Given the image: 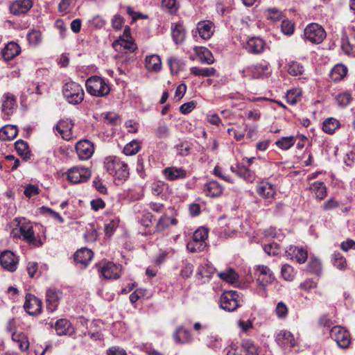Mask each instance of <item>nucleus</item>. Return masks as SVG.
<instances>
[{"label":"nucleus","instance_id":"4be33fe9","mask_svg":"<svg viewBox=\"0 0 355 355\" xmlns=\"http://www.w3.org/2000/svg\"><path fill=\"white\" fill-rule=\"evenodd\" d=\"M32 7L31 0H16L10 4L9 10L14 15H19L26 14Z\"/></svg>","mask_w":355,"mask_h":355},{"label":"nucleus","instance_id":"f3484780","mask_svg":"<svg viewBox=\"0 0 355 355\" xmlns=\"http://www.w3.org/2000/svg\"><path fill=\"white\" fill-rule=\"evenodd\" d=\"M73 127V123L71 120L62 119L58 121L54 129L60 135L62 139L69 141L74 137L72 132Z\"/></svg>","mask_w":355,"mask_h":355},{"label":"nucleus","instance_id":"bb28decb","mask_svg":"<svg viewBox=\"0 0 355 355\" xmlns=\"http://www.w3.org/2000/svg\"><path fill=\"white\" fill-rule=\"evenodd\" d=\"M257 193L266 199L273 198L276 193L274 185L268 182H260L256 188Z\"/></svg>","mask_w":355,"mask_h":355},{"label":"nucleus","instance_id":"2f4dec72","mask_svg":"<svg viewBox=\"0 0 355 355\" xmlns=\"http://www.w3.org/2000/svg\"><path fill=\"white\" fill-rule=\"evenodd\" d=\"M19 53L20 47L15 42H9L1 51L2 57L7 61L14 58Z\"/></svg>","mask_w":355,"mask_h":355},{"label":"nucleus","instance_id":"13d9d810","mask_svg":"<svg viewBox=\"0 0 355 355\" xmlns=\"http://www.w3.org/2000/svg\"><path fill=\"white\" fill-rule=\"evenodd\" d=\"M281 29L284 34L291 35L294 32V24L288 19H284L282 22Z\"/></svg>","mask_w":355,"mask_h":355},{"label":"nucleus","instance_id":"c756f323","mask_svg":"<svg viewBox=\"0 0 355 355\" xmlns=\"http://www.w3.org/2000/svg\"><path fill=\"white\" fill-rule=\"evenodd\" d=\"M223 191V186L216 180H211L204 186V191L209 197H218L222 194Z\"/></svg>","mask_w":355,"mask_h":355},{"label":"nucleus","instance_id":"4d7b16f0","mask_svg":"<svg viewBox=\"0 0 355 355\" xmlns=\"http://www.w3.org/2000/svg\"><path fill=\"white\" fill-rule=\"evenodd\" d=\"M263 250L269 255H277L280 252L279 245L277 243L266 244L263 246Z\"/></svg>","mask_w":355,"mask_h":355},{"label":"nucleus","instance_id":"bf43d9fd","mask_svg":"<svg viewBox=\"0 0 355 355\" xmlns=\"http://www.w3.org/2000/svg\"><path fill=\"white\" fill-rule=\"evenodd\" d=\"M16 150L19 155H27L28 153V144L22 140H18L15 144Z\"/></svg>","mask_w":355,"mask_h":355},{"label":"nucleus","instance_id":"603ef678","mask_svg":"<svg viewBox=\"0 0 355 355\" xmlns=\"http://www.w3.org/2000/svg\"><path fill=\"white\" fill-rule=\"evenodd\" d=\"M288 73L294 76L302 74L304 71L303 66L297 62H291L288 65Z\"/></svg>","mask_w":355,"mask_h":355},{"label":"nucleus","instance_id":"6e6552de","mask_svg":"<svg viewBox=\"0 0 355 355\" xmlns=\"http://www.w3.org/2000/svg\"><path fill=\"white\" fill-rule=\"evenodd\" d=\"M304 34L306 39L313 44H320L326 37L324 29L317 23H311L307 25Z\"/></svg>","mask_w":355,"mask_h":355},{"label":"nucleus","instance_id":"c9c22d12","mask_svg":"<svg viewBox=\"0 0 355 355\" xmlns=\"http://www.w3.org/2000/svg\"><path fill=\"white\" fill-rule=\"evenodd\" d=\"M145 64L148 71L157 72L161 69V58L157 54L147 55L145 59Z\"/></svg>","mask_w":355,"mask_h":355},{"label":"nucleus","instance_id":"a19ab883","mask_svg":"<svg viewBox=\"0 0 355 355\" xmlns=\"http://www.w3.org/2000/svg\"><path fill=\"white\" fill-rule=\"evenodd\" d=\"M218 277L231 284H236L239 281V275L232 268H228L225 271L219 272Z\"/></svg>","mask_w":355,"mask_h":355},{"label":"nucleus","instance_id":"6ab92c4d","mask_svg":"<svg viewBox=\"0 0 355 355\" xmlns=\"http://www.w3.org/2000/svg\"><path fill=\"white\" fill-rule=\"evenodd\" d=\"M1 112L7 116L13 113L14 109L17 107V98L10 93L6 92L3 94L1 99Z\"/></svg>","mask_w":355,"mask_h":355},{"label":"nucleus","instance_id":"09e8293b","mask_svg":"<svg viewBox=\"0 0 355 355\" xmlns=\"http://www.w3.org/2000/svg\"><path fill=\"white\" fill-rule=\"evenodd\" d=\"M302 92L298 88L290 89L286 95V101L291 105H295L301 99Z\"/></svg>","mask_w":355,"mask_h":355},{"label":"nucleus","instance_id":"1a4fd4ad","mask_svg":"<svg viewBox=\"0 0 355 355\" xmlns=\"http://www.w3.org/2000/svg\"><path fill=\"white\" fill-rule=\"evenodd\" d=\"M257 282L259 286L261 295H265L266 287L268 284H271L275 280V277L270 269L264 265L257 266Z\"/></svg>","mask_w":355,"mask_h":355},{"label":"nucleus","instance_id":"c03bdc74","mask_svg":"<svg viewBox=\"0 0 355 355\" xmlns=\"http://www.w3.org/2000/svg\"><path fill=\"white\" fill-rule=\"evenodd\" d=\"M162 7L164 11L171 15H175L180 6L177 0H162Z\"/></svg>","mask_w":355,"mask_h":355},{"label":"nucleus","instance_id":"aec40b11","mask_svg":"<svg viewBox=\"0 0 355 355\" xmlns=\"http://www.w3.org/2000/svg\"><path fill=\"white\" fill-rule=\"evenodd\" d=\"M76 150L78 157L80 159L85 160L89 159L94 151V146L88 140H82L76 143Z\"/></svg>","mask_w":355,"mask_h":355},{"label":"nucleus","instance_id":"e433bc0d","mask_svg":"<svg viewBox=\"0 0 355 355\" xmlns=\"http://www.w3.org/2000/svg\"><path fill=\"white\" fill-rule=\"evenodd\" d=\"M347 73V68L343 64H336L331 69L329 76L335 82L342 80Z\"/></svg>","mask_w":355,"mask_h":355},{"label":"nucleus","instance_id":"72a5a7b5","mask_svg":"<svg viewBox=\"0 0 355 355\" xmlns=\"http://www.w3.org/2000/svg\"><path fill=\"white\" fill-rule=\"evenodd\" d=\"M18 134V130L15 125H6L0 129V140L6 141L14 139Z\"/></svg>","mask_w":355,"mask_h":355},{"label":"nucleus","instance_id":"a211bd4d","mask_svg":"<svg viewBox=\"0 0 355 355\" xmlns=\"http://www.w3.org/2000/svg\"><path fill=\"white\" fill-rule=\"evenodd\" d=\"M62 297V292L55 288H49L46 293V309L49 311H55L59 301Z\"/></svg>","mask_w":355,"mask_h":355},{"label":"nucleus","instance_id":"5fc2aeb1","mask_svg":"<svg viewBox=\"0 0 355 355\" xmlns=\"http://www.w3.org/2000/svg\"><path fill=\"white\" fill-rule=\"evenodd\" d=\"M352 101V96L348 92L340 93L336 96V101L341 107H346Z\"/></svg>","mask_w":355,"mask_h":355},{"label":"nucleus","instance_id":"412c9836","mask_svg":"<svg viewBox=\"0 0 355 355\" xmlns=\"http://www.w3.org/2000/svg\"><path fill=\"white\" fill-rule=\"evenodd\" d=\"M286 256L299 263H304L307 260L308 252L302 247L291 245L285 251Z\"/></svg>","mask_w":355,"mask_h":355},{"label":"nucleus","instance_id":"ddd939ff","mask_svg":"<svg viewBox=\"0 0 355 355\" xmlns=\"http://www.w3.org/2000/svg\"><path fill=\"white\" fill-rule=\"evenodd\" d=\"M268 66L266 64H257L248 66L241 70L239 72L243 78H248L250 79L259 78L263 75L268 73Z\"/></svg>","mask_w":355,"mask_h":355},{"label":"nucleus","instance_id":"de8ad7c7","mask_svg":"<svg viewBox=\"0 0 355 355\" xmlns=\"http://www.w3.org/2000/svg\"><path fill=\"white\" fill-rule=\"evenodd\" d=\"M295 143V138L293 136L289 137H283L276 141V146L282 149V150H288L291 147H292Z\"/></svg>","mask_w":355,"mask_h":355},{"label":"nucleus","instance_id":"052dcab7","mask_svg":"<svg viewBox=\"0 0 355 355\" xmlns=\"http://www.w3.org/2000/svg\"><path fill=\"white\" fill-rule=\"evenodd\" d=\"M168 64L170 67L171 73L177 74L181 67V62L176 58L171 57L168 58Z\"/></svg>","mask_w":355,"mask_h":355},{"label":"nucleus","instance_id":"423d86ee","mask_svg":"<svg viewBox=\"0 0 355 355\" xmlns=\"http://www.w3.org/2000/svg\"><path fill=\"white\" fill-rule=\"evenodd\" d=\"M208 229L204 227L198 228L193 234V239L187 243V248L191 252H201L207 246Z\"/></svg>","mask_w":355,"mask_h":355},{"label":"nucleus","instance_id":"39448f33","mask_svg":"<svg viewBox=\"0 0 355 355\" xmlns=\"http://www.w3.org/2000/svg\"><path fill=\"white\" fill-rule=\"evenodd\" d=\"M112 46L116 51L124 53H132L137 49L131 37L130 28L128 26L125 27L122 35L113 42Z\"/></svg>","mask_w":355,"mask_h":355},{"label":"nucleus","instance_id":"a878e982","mask_svg":"<svg viewBox=\"0 0 355 355\" xmlns=\"http://www.w3.org/2000/svg\"><path fill=\"white\" fill-rule=\"evenodd\" d=\"M94 257L93 252L87 248H82L78 250L74 254V260L77 263H80L82 267L85 268Z\"/></svg>","mask_w":355,"mask_h":355},{"label":"nucleus","instance_id":"79ce46f5","mask_svg":"<svg viewBox=\"0 0 355 355\" xmlns=\"http://www.w3.org/2000/svg\"><path fill=\"white\" fill-rule=\"evenodd\" d=\"M191 73L196 76L209 77L211 76H217L216 69L213 67L200 68L193 67L190 69Z\"/></svg>","mask_w":355,"mask_h":355},{"label":"nucleus","instance_id":"49530a36","mask_svg":"<svg viewBox=\"0 0 355 355\" xmlns=\"http://www.w3.org/2000/svg\"><path fill=\"white\" fill-rule=\"evenodd\" d=\"M214 268L208 263L201 264L198 270V276L201 278H211L214 272Z\"/></svg>","mask_w":355,"mask_h":355},{"label":"nucleus","instance_id":"cd10ccee","mask_svg":"<svg viewBox=\"0 0 355 355\" xmlns=\"http://www.w3.org/2000/svg\"><path fill=\"white\" fill-rule=\"evenodd\" d=\"M197 30L200 37L208 40L214 32V24L209 20L201 21L197 24Z\"/></svg>","mask_w":355,"mask_h":355},{"label":"nucleus","instance_id":"7c9ffc66","mask_svg":"<svg viewBox=\"0 0 355 355\" xmlns=\"http://www.w3.org/2000/svg\"><path fill=\"white\" fill-rule=\"evenodd\" d=\"M55 330L58 336L70 335L73 333V328L67 319H60L55 322Z\"/></svg>","mask_w":355,"mask_h":355},{"label":"nucleus","instance_id":"f704fd0d","mask_svg":"<svg viewBox=\"0 0 355 355\" xmlns=\"http://www.w3.org/2000/svg\"><path fill=\"white\" fill-rule=\"evenodd\" d=\"M171 35L175 44H181L185 40L186 31L182 24H175L171 27Z\"/></svg>","mask_w":355,"mask_h":355},{"label":"nucleus","instance_id":"8fccbe9b","mask_svg":"<svg viewBox=\"0 0 355 355\" xmlns=\"http://www.w3.org/2000/svg\"><path fill=\"white\" fill-rule=\"evenodd\" d=\"M281 274L284 280L291 282L295 279L296 272L293 267L286 263L284 264L281 268Z\"/></svg>","mask_w":355,"mask_h":355},{"label":"nucleus","instance_id":"9d476101","mask_svg":"<svg viewBox=\"0 0 355 355\" xmlns=\"http://www.w3.org/2000/svg\"><path fill=\"white\" fill-rule=\"evenodd\" d=\"M330 334L338 345L341 348H347L351 343L349 332L340 326H334L331 328Z\"/></svg>","mask_w":355,"mask_h":355},{"label":"nucleus","instance_id":"ea45409f","mask_svg":"<svg viewBox=\"0 0 355 355\" xmlns=\"http://www.w3.org/2000/svg\"><path fill=\"white\" fill-rule=\"evenodd\" d=\"M178 223V220L175 218H170L166 214L162 215L159 219L155 229L157 232H162L168 227L171 225H175Z\"/></svg>","mask_w":355,"mask_h":355},{"label":"nucleus","instance_id":"37998d69","mask_svg":"<svg viewBox=\"0 0 355 355\" xmlns=\"http://www.w3.org/2000/svg\"><path fill=\"white\" fill-rule=\"evenodd\" d=\"M340 126V122L335 118H329L322 123V130L327 134H333Z\"/></svg>","mask_w":355,"mask_h":355},{"label":"nucleus","instance_id":"c85d7f7f","mask_svg":"<svg viewBox=\"0 0 355 355\" xmlns=\"http://www.w3.org/2000/svg\"><path fill=\"white\" fill-rule=\"evenodd\" d=\"M193 49L198 58L199 62L207 64L214 63V56L207 48L203 46H195Z\"/></svg>","mask_w":355,"mask_h":355},{"label":"nucleus","instance_id":"6e6d98bb","mask_svg":"<svg viewBox=\"0 0 355 355\" xmlns=\"http://www.w3.org/2000/svg\"><path fill=\"white\" fill-rule=\"evenodd\" d=\"M119 225L117 219L110 220L105 223V232L107 236L112 235L113 232Z\"/></svg>","mask_w":355,"mask_h":355},{"label":"nucleus","instance_id":"0eeeda50","mask_svg":"<svg viewBox=\"0 0 355 355\" xmlns=\"http://www.w3.org/2000/svg\"><path fill=\"white\" fill-rule=\"evenodd\" d=\"M243 300L234 291L224 292L220 297V306L225 311H235L242 305Z\"/></svg>","mask_w":355,"mask_h":355},{"label":"nucleus","instance_id":"dca6fc26","mask_svg":"<svg viewBox=\"0 0 355 355\" xmlns=\"http://www.w3.org/2000/svg\"><path fill=\"white\" fill-rule=\"evenodd\" d=\"M172 338L176 344H190L193 342V338L189 329L183 325L177 327L173 333Z\"/></svg>","mask_w":355,"mask_h":355},{"label":"nucleus","instance_id":"393cba45","mask_svg":"<svg viewBox=\"0 0 355 355\" xmlns=\"http://www.w3.org/2000/svg\"><path fill=\"white\" fill-rule=\"evenodd\" d=\"M164 178L168 181H173L178 179L186 178L187 172L182 168L167 167L162 171Z\"/></svg>","mask_w":355,"mask_h":355},{"label":"nucleus","instance_id":"69168bd1","mask_svg":"<svg viewBox=\"0 0 355 355\" xmlns=\"http://www.w3.org/2000/svg\"><path fill=\"white\" fill-rule=\"evenodd\" d=\"M153 215L148 211H144L139 219V223L144 227H149L152 224Z\"/></svg>","mask_w":355,"mask_h":355},{"label":"nucleus","instance_id":"f03ea898","mask_svg":"<svg viewBox=\"0 0 355 355\" xmlns=\"http://www.w3.org/2000/svg\"><path fill=\"white\" fill-rule=\"evenodd\" d=\"M104 168L116 180L124 181L129 176L128 164L119 157L114 156L106 157L104 161Z\"/></svg>","mask_w":355,"mask_h":355},{"label":"nucleus","instance_id":"774afa93","mask_svg":"<svg viewBox=\"0 0 355 355\" xmlns=\"http://www.w3.org/2000/svg\"><path fill=\"white\" fill-rule=\"evenodd\" d=\"M40 189L37 186L33 184H28L24 190V195L27 198H31L39 193Z\"/></svg>","mask_w":355,"mask_h":355},{"label":"nucleus","instance_id":"473e14b6","mask_svg":"<svg viewBox=\"0 0 355 355\" xmlns=\"http://www.w3.org/2000/svg\"><path fill=\"white\" fill-rule=\"evenodd\" d=\"M309 190L317 200L324 199L327 194V187L323 182L317 181L309 187Z\"/></svg>","mask_w":355,"mask_h":355},{"label":"nucleus","instance_id":"864d4df0","mask_svg":"<svg viewBox=\"0 0 355 355\" xmlns=\"http://www.w3.org/2000/svg\"><path fill=\"white\" fill-rule=\"evenodd\" d=\"M27 40L31 45L36 46L42 41V33L39 31L32 30L27 35Z\"/></svg>","mask_w":355,"mask_h":355},{"label":"nucleus","instance_id":"680f3d73","mask_svg":"<svg viewBox=\"0 0 355 355\" xmlns=\"http://www.w3.org/2000/svg\"><path fill=\"white\" fill-rule=\"evenodd\" d=\"M97 236V232L93 226L87 227L84 234L85 239L88 242H93L96 241Z\"/></svg>","mask_w":355,"mask_h":355},{"label":"nucleus","instance_id":"4468645a","mask_svg":"<svg viewBox=\"0 0 355 355\" xmlns=\"http://www.w3.org/2000/svg\"><path fill=\"white\" fill-rule=\"evenodd\" d=\"M275 342L282 349L286 350V348H293L297 345L293 334L285 329L280 330L275 335Z\"/></svg>","mask_w":355,"mask_h":355},{"label":"nucleus","instance_id":"f257e3e1","mask_svg":"<svg viewBox=\"0 0 355 355\" xmlns=\"http://www.w3.org/2000/svg\"><path fill=\"white\" fill-rule=\"evenodd\" d=\"M13 223L16 224V227L11 231V235L13 238H23L26 243L35 247H40L42 245L40 239L35 236L31 223L26 222L24 219L20 220L18 218H15Z\"/></svg>","mask_w":355,"mask_h":355},{"label":"nucleus","instance_id":"4c0bfd02","mask_svg":"<svg viewBox=\"0 0 355 355\" xmlns=\"http://www.w3.org/2000/svg\"><path fill=\"white\" fill-rule=\"evenodd\" d=\"M12 340L18 344L19 348L21 352H26L29 348V342L27 336L22 332L12 334Z\"/></svg>","mask_w":355,"mask_h":355},{"label":"nucleus","instance_id":"b1692460","mask_svg":"<svg viewBox=\"0 0 355 355\" xmlns=\"http://www.w3.org/2000/svg\"><path fill=\"white\" fill-rule=\"evenodd\" d=\"M266 44L260 37H252L249 39L245 44V49L252 54H259L263 52Z\"/></svg>","mask_w":355,"mask_h":355},{"label":"nucleus","instance_id":"338daca9","mask_svg":"<svg viewBox=\"0 0 355 355\" xmlns=\"http://www.w3.org/2000/svg\"><path fill=\"white\" fill-rule=\"evenodd\" d=\"M124 24V19L120 15H114L112 19V26L116 31H119L122 28Z\"/></svg>","mask_w":355,"mask_h":355},{"label":"nucleus","instance_id":"f8f14e48","mask_svg":"<svg viewBox=\"0 0 355 355\" xmlns=\"http://www.w3.org/2000/svg\"><path fill=\"white\" fill-rule=\"evenodd\" d=\"M19 264L18 257L10 250H4L0 254V265L6 270L13 272Z\"/></svg>","mask_w":355,"mask_h":355},{"label":"nucleus","instance_id":"5701e85b","mask_svg":"<svg viewBox=\"0 0 355 355\" xmlns=\"http://www.w3.org/2000/svg\"><path fill=\"white\" fill-rule=\"evenodd\" d=\"M230 170L232 173L243 178L248 182H253L256 180L255 173L249 168L243 165L237 164L235 166H231Z\"/></svg>","mask_w":355,"mask_h":355},{"label":"nucleus","instance_id":"0e129e2a","mask_svg":"<svg viewBox=\"0 0 355 355\" xmlns=\"http://www.w3.org/2000/svg\"><path fill=\"white\" fill-rule=\"evenodd\" d=\"M334 265L338 269H344L346 267V259L339 253L334 255Z\"/></svg>","mask_w":355,"mask_h":355},{"label":"nucleus","instance_id":"a18cd8bd","mask_svg":"<svg viewBox=\"0 0 355 355\" xmlns=\"http://www.w3.org/2000/svg\"><path fill=\"white\" fill-rule=\"evenodd\" d=\"M140 149V142L134 139L125 146L123 152L125 155L132 156L137 154Z\"/></svg>","mask_w":355,"mask_h":355},{"label":"nucleus","instance_id":"20e7f679","mask_svg":"<svg viewBox=\"0 0 355 355\" xmlns=\"http://www.w3.org/2000/svg\"><path fill=\"white\" fill-rule=\"evenodd\" d=\"M62 93L65 100L72 105H78L84 99L85 92L82 86L73 81L64 84Z\"/></svg>","mask_w":355,"mask_h":355},{"label":"nucleus","instance_id":"9b49d317","mask_svg":"<svg viewBox=\"0 0 355 355\" xmlns=\"http://www.w3.org/2000/svg\"><path fill=\"white\" fill-rule=\"evenodd\" d=\"M91 176V171L87 168L74 166L67 171V179L73 184L87 181Z\"/></svg>","mask_w":355,"mask_h":355},{"label":"nucleus","instance_id":"7ed1b4c3","mask_svg":"<svg viewBox=\"0 0 355 355\" xmlns=\"http://www.w3.org/2000/svg\"><path fill=\"white\" fill-rule=\"evenodd\" d=\"M87 92L93 96L105 97L110 92V87L106 80L98 76L88 78L85 83Z\"/></svg>","mask_w":355,"mask_h":355},{"label":"nucleus","instance_id":"3c124183","mask_svg":"<svg viewBox=\"0 0 355 355\" xmlns=\"http://www.w3.org/2000/svg\"><path fill=\"white\" fill-rule=\"evenodd\" d=\"M307 268L308 270L312 274L320 275L321 273V262L320 261L319 259H316L315 257H311Z\"/></svg>","mask_w":355,"mask_h":355},{"label":"nucleus","instance_id":"58836bf2","mask_svg":"<svg viewBox=\"0 0 355 355\" xmlns=\"http://www.w3.org/2000/svg\"><path fill=\"white\" fill-rule=\"evenodd\" d=\"M42 301L33 294L28 293L26 295L24 308L30 309L35 308V311H42Z\"/></svg>","mask_w":355,"mask_h":355},{"label":"nucleus","instance_id":"2eb2a0df","mask_svg":"<svg viewBox=\"0 0 355 355\" xmlns=\"http://www.w3.org/2000/svg\"><path fill=\"white\" fill-rule=\"evenodd\" d=\"M121 267L112 262L104 263L99 270L101 275L107 279H118L121 276Z\"/></svg>","mask_w":355,"mask_h":355},{"label":"nucleus","instance_id":"e2e57ef3","mask_svg":"<svg viewBox=\"0 0 355 355\" xmlns=\"http://www.w3.org/2000/svg\"><path fill=\"white\" fill-rule=\"evenodd\" d=\"M268 17L271 20L277 21L282 17V12L276 8H270L266 10Z\"/></svg>","mask_w":355,"mask_h":355}]
</instances>
